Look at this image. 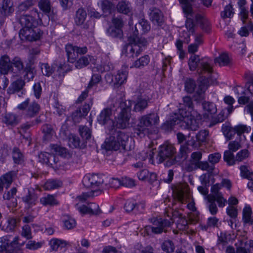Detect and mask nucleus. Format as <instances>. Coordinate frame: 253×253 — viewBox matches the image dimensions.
<instances>
[{
  "mask_svg": "<svg viewBox=\"0 0 253 253\" xmlns=\"http://www.w3.org/2000/svg\"><path fill=\"white\" fill-rule=\"evenodd\" d=\"M159 123V116L157 113H150L142 116L135 128V133L142 137L149 132V127L157 125Z\"/></svg>",
  "mask_w": 253,
  "mask_h": 253,
  "instance_id": "nucleus-1",
  "label": "nucleus"
},
{
  "mask_svg": "<svg viewBox=\"0 0 253 253\" xmlns=\"http://www.w3.org/2000/svg\"><path fill=\"white\" fill-rule=\"evenodd\" d=\"M128 139V136L125 132L117 131L106 139L103 146L106 150L117 151L121 147L125 149Z\"/></svg>",
  "mask_w": 253,
  "mask_h": 253,
  "instance_id": "nucleus-2",
  "label": "nucleus"
},
{
  "mask_svg": "<svg viewBox=\"0 0 253 253\" xmlns=\"http://www.w3.org/2000/svg\"><path fill=\"white\" fill-rule=\"evenodd\" d=\"M195 0H179L182 4V8L183 12L187 17L185 26L187 30V32L183 31L181 33V37L185 39L189 38L191 34L194 32V24L192 19L193 14V11L192 6V2Z\"/></svg>",
  "mask_w": 253,
  "mask_h": 253,
  "instance_id": "nucleus-3",
  "label": "nucleus"
},
{
  "mask_svg": "<svg viewBox=\"0 0 253 253\" xmlns=\"http://www.w3.org/2000/svg\"><path fill=\"white\" fill-rule=\"evenodd\" d=\"M131 105V102L130 100H124L120 102L121 111L116 118L117 126L118 127L125 128L129 125Z\"/></svg>",
  "mask_w": 253,
  "mask_h": 253,
  "instance_id": "nucleus-4",
  "label": "nucleus"
},
{
  "mask_svg": "<svg viewBox=\"0 0 253 253\" xmlns=\"http://www.w3.org/2000/svg\"><path fill=\"white\" fill-rule=\"evenodd\" d=\"M175 149L171 144H165L162 145L159 149L158 158L159 163L165 162L166 167H170L174 165L176 159L174 157Z\"/></svg>",
  "mask_w": 253,
  "mask_h": 253,
  "instance_id": "nucleus-5",
  "label": "nucleus"
},
{
  "mask_svg": "<svg viewBox=\"0 0 253 253\" xmlns=\"http://www.w3.org/2000/svg\"><path fill=\"white\" fill-rule=\"evenodd\" d=\"M188 65L191 71L197 70L199 74H203V71L208 73L212 72V67L210 63L205 62L201 59L199 56L193 54L191 56L188 61Z\"/></svg>",
  "mask_w": 253,
  "mask_h": 253,
  "instance_id": "nucleus-6",
  "label": "nucleus"
},
{
  "mask_svg": "<svg viewBox=\"0 0 253 253\" xmlns=\"http://www.w3.org/2000/svg\"><path fill=\"white\" fill-rule=\"evenodd\" d=\"M180 116L181 126L192 131H196L199 127V120L196 119L194 116L182 109L179 111Z\"/></svg>",
  "mask_w": 253,
  "mask_h": 253,
  "instance_id": "nucleus-7",
  "label": "nucleus"
},
{
  "mask_svg": "<svg viewBox=\"0 0 253 253\" xmlns=\"http://www.w3.org/2000/svg\"><path fill=\"white\" fill-rule=\"evenodd\" d=\"M10 237V236H5L0 238V252L6 251V253H10L20 249L22 244L19 243V237L15 236L11 241Z\"/></svg>",
  "mask_w": 253,
  "mask_h": 253,
  "instance_id": "nucleus-8",
  "label": "nucleus"
},
{
  "mask_svg": "<svg viewBox=\"0 0 253 253\" xmlns=\"http://www.w3.org/2000/svg\"><path fill=\"white\" fill-rule=\"evenodd\" d=\"M249 156V151L247 149H243L239 151L235 156L233 153H231L229 151L224 152L223 159L228 165L233 166L236 162H243Z\"/></svg>",
  "mask_w": 253,
  "mask_h": 253,
  "instance_id": "nucleus-9",
  "label": "nucleus"
},
{
  "mask_svg": "<svg viewBox=\"0 0 253 253\" xmlns=\"http://www.w3.org/2000/svg\"><path fill=\"white\" fill-rule=\"evenodd\" d=\"M42 33L36 27L23 28L19 31V37L22 41H35L39 40Z\"/></svg>",
  "mask_w": 253,
  "mask_h": 253,
  "instance_id": "nucleus-10",
  "label": "nucleus"
},
{
  "mask_svg": "<svg viewBox=\"0 0 253 253\" xmlns=\"http://www.w3.org/2000/svg\"><path fill=\"white\" fill-rule=\"evenodd\" d=\"M153 224L152 226H147V229H151L153 233L155 234H160L164 232H166V228L169 227L173 221H170L168 219H163L160 218H153L151 220Z\"/></svg>",
  "mask_w": 253,
  "mask_h": 253,
  "instance_id": "nucleus-11",
  "label": "nucleus"
},
{
  "mask_svg": "<svg viewBox=\"0 0 253 253\" xmlns=\"http://www.w3.org/2000/svg\"><path fill=\"white\" fill-rule=\"evenodd\" d=\"M20 110H26L25 115L27 117L32 118L37 115L40 110V105L36 102L29 103V99L19 104L17 106Z\"/></svg>",
  "mask_w": 253,
  "mask_h": 253,
  "instance_id": "nucleus-12",
  "label": "nucleus"
},
{
  "mask_svg": "<svg viewBox=\"0 0 253 253\" xmlns=\"http://www.w3.org/2000/svg\"><path fill=\"white\" fill-rule=\"evenodd\" d=\"M103 182V177L98 174H87L83 179V185L87 188L100 187Z\"/></svg>",
  "mask_w": 253,
  "mask_h": 253,
  "instance_id": "nucleus-13",
  "label": "nucleus"
},
{
  "mask_svg": "<svg viewBox=\"0 0 253 253\" xmlns=\"http://www.w3.org/2000/svg\"><path fill=\"white\" fill-rule=\"evenodd\" d=\"M174 198L181 203L185 202L189 198V191L188 185L182 184L177 186L173 191Z\"/></svg>",
  "mask_w": 253,
  "mask_h": 253,
  "instance_id": "nucleus-14",
  "label": "nucleus"
},
{
  "mask_svg": "<svg viewBox=\"0 0 253 253\" xmlns=\"http://www.w3.org/2000/svg\"><path fill=\"white\" fill-rule=\"evenodd\" d=\"M138 45L134 44L132 42L126 45L123 49V53L128 58H134L137 57L142 52Z\"/></svg>",
  "mask_w": 253,
  "mask_h": 253,
  "instance_id": "nucleus-15",
  "label": "nucleus"
},
{
  "mask_svg": "<svg viewBox=\"0 0 253 253\" xmlns=\"http://www.w3.org/2000/svg\"><path fill=\"white\" fill-rule=\"evenodd\" d=\"M79 204H76L78 207V210L82 214H89L91 215H97L101 212L98 205L94 203H90L87 206L82 205L78 206Z\"/></svg>",
  "mask_w": 253,
  "mask_h": 253,
  "instance_id": "nucleus-16",
  "label": "nucleus"
},
{
  "mask_svg": "<svg viewBox=\"0 0 253 253\" xmlns=\"http://www.w3.org/2000/svg\"><path fill=\"white\" fill-rule=\"evenodd\" d=\"M150 20L155 25L160 26L164 22V17L162 12L159 9L153 8L149 13Z\"/></svg>",
  "mask_w": 253,
  "mask_h": 253,
  "instance_id": "nucleus-17",
  "label": "nucleus"
},
{
  "mask_svg": "<svg viewBox=\"0 0 253 253\" xmlns=\"http://www.w3.org/2000/svg\"><path fill=\"white\" fill-rule=\"evenodd\" d=\"M19 222V219L13 217H9L6 220L1 222L0 226L1 230L5 232H12L14 231L17 226V223Z\"/></svg>",
  "mask_w": 253,
  "mask_h": 253,
  "instance_id": "nucleus-18",
  "label": "nucleus"
},
{
  "mask_svg": "<svg viewBox=\"0 0 253 253\" xmlns=\"http://www.w3.org/2000/svg\"><path fill=\"white\" fill-rule=\"evenodd\" d=\"M234 92L238 96V102L240 104H245L250 101V97L248 96L246 89L241 86H237L234 88Z\"/></svg>",
  "mask_w": 253,
  "mask_h": 253,
  "instance_id": "nucleus-19",
  "label": "nucleus"
},
{
  "mask_svg": "<svg viewBox=\"0 0 253 253\" xmlns=\"http://www.w3.org/2000/svg\"><path fill=\"white\" fill-rule=\"evenodd\" d=\"M193 215H190L189 217V222L181 214H179V217L176 220V227L180 230H185L188 226V223H195L197 222V217L193 218Z\"/></svg>",
  "mask_w": 253,
  "mask_h": 253,
  "instance_id": "nucleus-20",
  "label": "nucleus"
},
{
  "mask_svg": "<svg viewBox=\"0 0 253 253\" xmlns=\"http://www.w3.org/2000/svg\"><path fill=\"white\" fill-rule=\"evenodd\" d=\"M12 69L11 63L9 57L4 55L0 59V72L2 74H7Z\"/></svg>",
  "mask_w": 253,
  "mask_h": 253,
  "instance_id": "nucleus-21",
  "label": "nucleus"
},
{
  "mask_svg": "<svg viewBox=\"0 0 253 253\" xmlns=\"http://www.w3.org/2000/svg\"><path fill=\"white\" fill-rule=\"evenodd\" d=\"M14 177V173L12 172L6 173L0 177V192L3 188H7L12 183Z\"/></svg>",
  "mask_w": 253,
  "mask_h": 253,
  "instance_id": "nucleus-22",
  "label": "nucleus"
},
{
  "mask_svg": "<svg viewBox=\"0 0 253 253\" xmlns=\"http://www.w3.org/2000/svg\"><path fill=\"white\" fill-rule=\"evenodd\" d=\"M112 114L111 108L106 107L104 108L100 112L97 118L98 122L102 125H105L111 119Z\"/></svg>",
  "mask_w": 253,
  "mask_h": 253,
  "instance_id": "nucleus-23",
  "label": "nucleus"
},
{
  "mask_svg": "<svg viewBox=\"0 0 253 253\" xmlns=\"http://www.w3.org/2000/svg\"><path fill=\"white\" fill-rule=\"evenodd\" d=\"M54 66L58 67L59 69L62 68V64L57 62L54 63L52 66H50L48 63H42L41 67L43 75L47 77L51 76L54 72Z\"/></svg>",
  "mask_w": 253,
  "mask_h": 253,
  "instance_id": "nucleus-24",
  "label": "nucleus"
},
{
  "mask_svg": "<svg viewBox=\"0 0 253 253\" xmlns=\"http://www.w3.org/2000/svg\"><path fill=\"white\" fill-rule=\"evenodd\" d=\"M102 193V190L97 189L94 190H91L90 191L83 193L81 195H79L76 198V201L80 202H84L88 199L97 196Z\"/></svg>",
  "mask_w": 253,
  "mask_h": 253,
  "instance_id": "nucleus-25",
  "label": "nucleus"
},
{
  "mask_svg": "<svg viewBox=\"0 0 253 253\" xmlns=\"http://www.w3.org/2000/svg\"><path fill=\"white\" fill-rule=\"evenodd\" d=\"M14 11L13 3L10 0H3L0 5V12L2 15H8Z\"/></svg>",
  "mask_w": 253,
  "mask_h": 253,
  "instance_id": "nucleus-26",
  "label": "nucleus"
},
{
  "mask_svg": "<svg viewBox=\"0 0 253 253\" xmlns=\"http://www.w3.org/2000/svg\"><path fill=\"white\" fill-rule=\"evenodd\" d=\"M19 22L23 28H31L36 23L35 19L29 15H24L20 16L19 19Z\"/></svg>",
  "mask_w": 253,
  "mask_h": 253,
  "instance_id": "nucleus-27",
  "label": "nucleus"
},
{
  "mask_svg": "<svg viewBox=\"0 0 253 253\" xmlns=\"http://www.w3.org/2000/svg\"><path fill=\"white\" fill-rule=\"evenodd\" d=\"M90 63L95 64L94 59L89 55L83 56L80 58L76 63V67L81 69L89 65Z\"/></svg>",
  "mask_w": 253,
  "mask_h": 253,
  "instance_id": "nucleus-28",
  "label": "nucleus"
},
{
  "mask_svg": "<svg viewBox=\"0 0 253 253\" xmlns=\"http://www.w3.org/2000/svg\"><path fill=\"white\" fill-rule=\"evenodd\" d=\"M18 117L14 114H6L3 119L2 122L7 125L14 126L18 124L19 122Z\"/></svg>",
  "mask_w": 253,
  "mask_h": 253,
  "instance_id": "nucleus-29",
  "label": "nucleus"
},
{
  "mask_svg": "<svg viewBox=\"0 0 253 253\" xmlns=\"http://www.w3.org/2000/svg\"><path fill=\"white\" fill-rule=\"evenodd\" d=\"M138 177L140 180H148L152 182L157 180V175L154 173H150L147 169H143L138 174Z\"/></svg>",
  "mask_w": 253,
  "mask_h": 253,
  "instance_id": "nucleus-30",
  "label": "nucleus"
},
{
  "mask_svg": "<svg viewBox=\"0 0 253 253\" xmlns=\"http://www.w3.org/2000/svg\"><path fill=\"white\" fill-rule=\"evenodd\" d=\"M66 51L68 61L73 64L77 58L76 47L71 44L67 45L66 46Z\"/></svg>",
  "mask_w": 253,
  "mask_h": 253,
  "instance_id": "nucleus-31",
  "label": "nucleus"
},
{
  "mask_svg": "<svg viewBox=\"0 0 253 253\" xmlns=\"http://www.w3.org/2000/svg\"><path fill=\"white\" fill-rule=\"evenodd\" d=\"M86 12L83 8H79L77 11L75 17V22L77 25H82L86 18Z\"/></svg>",
  "mask_w": 253,
  "mask_h": 253,
  "instance_id": "nucleus-32",
  "label": "nucleus"
},
{
  "mask_svg": "<svg viewBox=\"0 0 253 253\" xmlns=\"http://www.w3.org/2000/svg\"><path fill=\"white\" fill-rule=\"evenodd\" d=\"M205 199L207 201V205L210 213L212 215L216 214L218 211V208L213 197L206 196Z\"/></svg>",
  "mask_w": 253,
  "mask_h": 253,
  "instance_id": "nucleus-33",
  "label": "nucleus"
},
{
  "mask_svg": "<svg viewBox=\"0 0 253 253\" xmlns=\"http://www.w3.org/2000/svg\"><path fill=\"white\" fill-rule=\"evenodd\" d=\"M127 73L126 71H119L115 76L114 84L116 87L121 85L126 80Z\"/></svg>",
  "mask_w": 253,
  "mask_h": 253,
  "instance_id": "nucleus-34",
  "label": "nucleus"
},
{
  "mask_svg": "<svg viewBox=\"0 0 253 253\" xmlns=\"http://www.w3.org/2000/svg\"><path fill=\"white\" fill-rule=\"evenodd\" d=\"M252 214L251 208L249 206H246L243 210V220L244 223L253 224V219L251 217Z\"/></svg>",
  "mask_w": 253,
  "mask_h": 253,
  "instance_id": "nucleus-35",
  "label": "nucleus"
},
{
  "mask_svg": "<svg viewBox=\"0 0 253 253\" xmlns=\"http://www.w3.org/2000/svg\"><path fill=\"white\" fill-rule=\"evenodd\" d=\"M207 85L201 83L199 84L194 95L196 100L200 101L204 99L205 92L207 89Z\"/></svg>",
  "mask_w": 253,
  "mask_h": 253,
  "instance_id": "nucleus-36",
  "label": "nucleus"
},
{
  "mask_svg": "<svg viewBox=\"0 0 253 253\" xmlns=\"http://www.w3.org/2000/svg\"><path fill=\"white\" fill-rule=\"evenodd\" d=\"M196 20L198 22H200L201 24V28L205 31L209 32L211 30V24L209 20L198 14L195 16Z\"/></svg>",
  "mask_w": 253,
  "mask_h": 253,
  "instance_id": "nucleus-37",
  "label": "nucleus"
},
{
  "mask_svg": "<svg viewBox=\"0 0 253 253\" xmlns=\"http://www.w3.org/2000/svg\"><path fill=\"white\" fill-rule=\"evenodd\" d=\"M148 99L139 97L134 105L133 110L135 112H141L148 106Z\"/></svg>",
  "mask_w": 253,
  "mask_h": 253,
  "instance_id": "nucleus-38",
  "label": "nucleus"
},
{
  "mask_svg": "<svg viewBox=\"0 0 253 253\" xmlns=\"http://www.w3.org/2000/svg\"><path fill=\"white\" fill-rule=\"evenodd\" d=\"M215 63H217L220 66L229 65L231 60L229 56L226 53H222L215 59Z\"/></svg>",
  "mask_w": 253,
  "mask_h": 253,
  "instance_id": "nucleus-39",
  "label": "nucleus"
},
{
  "mask_svg": "<svg viewBox=\"0 0 253 253\" xmlns=\"http://www.w3.org/2000/svg\"><path fill=\"white\" fill-rule=\"evenodd\" d=\"M117 9L119 12L125 14H128L131 11L129 3L124 0L121 1L118 3Z\"/></svg>",
  "mask_w": 253,
  "mask_h": 253,
  "instance_id": "nucleus-40",
  "label": "nucleus"
},
{
  "mask_svg": "<svg viewBox=\"0 0 253 253\" xmlns=\"http://www.w3.org/2000/svg\"><path fill=\"white\" fill-rule=\"evenodd\" d=\"M40 202L44 206H54L58 204L57 200L51 195H48L41 198L40 199Z\"/></svg>",
  "mask_w": 253,
  "mask_h": 253,
  "instance_id": "nucleus-41",
  "label": "nucleus"
},
{
  "mask_svg": "<svg viewBox=\"0 0 253 253\" xmlns=\"http://www.w3.org/2000/svg\"><path fill=\"white\" fill-rule=\"evenodd\" d=\"M150 61V59L148 55H145L136 60L130 67L131 68H140L147 65Z\"/></svg>",
  "mask_w": 253,
  "mask_h": 253,
  "instance_id": "nucleus-42",
  "label": "nucleus"
},
{
  "mask_svg": "<svg viewBox=\"0 0 253 253\" xmlns=\"http://www.w3.org/2000/svg\"><path fill=\"white\" fill-rule=\"evenodd\" d=\"M62 182L56 180H49L44 184L43 187L45 190H52L61 187Z\"/></svg>",
  "mask_w": 253,
  "mask_h": 253,
  "instance_id": "nucleus-43",
  "label": "nucleus"
},
{
  "mask_svg": "<svg viewBox=\"0 0 253 253\" xmlns=\"http://www.w3.org/2000/svg\"><path fill=\"white\" fill-rule=\"evenodd\" d=\"M197 166L203 170H206L209 173H212L215 167L213 165L210 164L206 161H201L197 163Z\"/></svg>",
  "mask_w": 253,
  "mask_h": 253,
  "instance_id": "nucleus-44",
  "label": "nucleus"
},
{
  "mask_svg": "<svg viewBox=\"0 0 253 253\" xmlns=\"http://www.w3.org/2000/svg\"><path fill=\"white\" fill-rule=\"evenodd\" d=\"M181 124L180 116L177 118H173L172 119L166 121L163 125V128L165 130H169L176 124Z\"/></svg>",
  "mask_w": 253,
  "mask_h": 253,
  "instance_id": "nucleus-45",
  "label": "nucleus"
},
{
  "mask_svg": "<svg viewBox=\"0 0 253 253\" xmlns=\"http://www.w3.org/2000/svg\"><path fill=\"white\" fill-rule=\"evenodd\" d=\"M203 107L205 112L211 115L215 114L217 112L216 105L211 102H205L203 103Z\"/></svg>",
  "mask_w": 253,
  "mask_h": 253,
  "instance_id": "nucleus-46",
  "label": "nucleus"
},
{
  "mask_svg": "<svg viewBox=\"0 0 253 253\" xmlns=\"http://www.w3.org/2000/svg\"><path fill=\"white\" fill-rule=\"evenodd\" d=\"M69 146L72 148L80 147V140L78 137L74 134H70L68 137Z\"/></svg>",
  "mask_w": 253,
  "mask_h": 253,
  "instance_id": "nucleus-47",
  "label": "nucleus"
},
{
  "mask_svg": "<svg viewBox=\"0 0 253 253\" xmlns=\"http://www.w3.org/2000/svg\"><path fill=\"white\" fill-rule=\"evenodd\" d=\"M79 131L80 135L83 139L87 140L91 137V131L88 127L81 126L79 127Z\"/></svg>",
  "mask_w": 253,
  "mask_h": 253,
  "instance_id": "nucleus-48",
  "label": "nucleus"
},
{
  "mask_svg": "<svg viewBox=\"0 0 253 253\" xmlns=\"http://www.w3.org/2000/svg\"><path fill=\"white\" fill-rule=\"evenodd\" d=\"M241 175L245 178L253 180V172H250L246 166H241L240 167Z\"/></svg>",
  "mask_w": 253,
  "mask_h": 253,
  "instance_id": "nucleus-49",
  "label": "nucleus"
},
{
  "mask_svg": "<svg viewBox=\"0 0 253 253\" xmlns=\"http://www.w3.org/2000/svg\"><path fill=\"white\" fill-rule=\"evenodd\" d=\"M249 31H253V23L250 22L247 26L241 28L238 32V34L242 37H247L249 34Z\"/></svg>",
  "mask_w": 253,
  "mask_h": 253,
  "instance_id": "nucleus-50",
  "label": "nucleus"
},
{
  "mask_svg": "<svg viewBox=\"0 0 253 253\" xmlns=\"http://www.w3.org/2000/svg\"><path fill=\"white\" fill-rule=\"evenodd\" d=\"M108 34L111 37L114 38L121 37L123 34V31L121 28L115 27H110L107 30Z\"/></svg>",
  "mask_w": 253,
  "mask_h": 253,
  "instance_id": "nucleus-51",
  "label": "nucleus"
},
{
  "mask_svg": "<svg viewBox=\"0 0 253 253\" xmlns=\"http://www.w3.org/2000/svg\"><path fill=\"white\" fill-rule=\"evenodd\" d=\"M43 242H36L34 240H30L26 245V248L30 250H36L41 248Z\"/></svg>",
  "mask_w": 253,
  "mask_h": 253,
  "instance_id": "nucleus-52",
  "label": "nucleus"
},
{
  "mask_svg": "<svg viewBox=\"0 0 253 253\" xmlns=\"http://www.w3.org/2000/svg\"><path fill=\"white\" fill-rule=\"evenodd\" d=\"M75 220L68 215L64 216V227L68 229H71L76 226Z\"/></svg>",
  "mask_w": 253,
  "mask_h": 253,
  "instance_id": "nucleus-53",
  "label": "nucleus"
},
{
  "mask_svg": "<svg viewBox=\"0 0 253 253\" xmlns=\"http://www.w3.org/2000/svg\"><path fill=\"white\" fill-rule=\"evenodd\" d=\"M228 150L225 152L229 151L231 153H233L240 149L242 147V145L239 141H231L228 145Z\"/></svg>",
  "mask_w": 253,
  "mask_h": 253,
  "instance_id": "nucleus-54",
  "label": "nucleus"
},
{
  "mask_svg": "<svg viewBox=\"0 0 253 253\" xmlns=\"http://www.w3.org/2000/svg\"><path fill=\"white\" fill-rule=\"evenodd\" d=\"M222 187V185L219 183L215 184L212 185L211 187V194L207 195L206 196H211L216 197L220 195H223L221 192H220V190Z\"/></svg>",
  "mask_w": 253,
  "mask_h": 253,
  "instance_id": "nucleus-55",
  "label": "nucleus"
},
{
  "mask_svg": "<svg viewBox=\"0 0 253 253\" xmlns=\"http://www.w3.org/2000/svg\"><path fill=\"white\" fill-rule=\"evenodd\" d=\"M180 105V108L179 109V110L180 109H182L184 110V109L183 108V106L188 107L189 109H193V103L192 100L190 96H184L183 97L182 99V103H179Z\"/></svg>",
  "mask_w": 253,
  "mask_h": 253,
  "instance_id": "nucleus-56",
  "label": "nucleus"
},
{
  "mask_svg": "<svg viewBox=\"0 0 253 253\" xmlns=\"http://www.w3.org/2000/svg\"><path fill=\"white\" fill-rule=\"evenodd\" d=\"M162 250L167 253H171L174 251V245L170 240L165 241L162 245Z\"/></svg>",
  "mask_w": 253,
  "mask_h": 253,
  "instance_id": "nucleus-57",
  "label": "nucleus"
},
{
  "mask_svg": "<svg viewBox=\"0 0 253 253\" xmlns=\"http://www.w3.org/2000/svg\"><path fill=\"white\" fill-rule=\"evenodd\" d=\"M39 6L45 13H49L50 11V3L48 0H41L39 2Z\"/></svg>",
  "mask_w": 253,
  "mask_h": 253,
  "instance_id": "nucleus-58",
  "label": "nucleus"
},
{
  "mask_svg": "<svg viewBox=\"0 0 253 253\" xmlns=\"http://www.w3.org/2000/svg\"><path fill=\"white\" fill-rule=\"evenodd\" d=\"M21 235L27 239L30 240L32 239L33 236L32 235V231L31 227L28 225L23 226L22 228V231L21 232Z\"/></svg>",
  "mask_w": 253,
  "mask_h": 253,
  "instance_id": "nucleus-59",
  "label": "nucleus"
},
{
  "mask_svg": "<svg viewBox=\"0 0 253 253\" xmlns=\"http://www.w3.org/2000/svg\"><path fill=\"white\" fill-rule=\"evenodd\" d=\"M222 130L224 135L228 140L231 139L233 135L235 133L234 128H232L227 126H223Z\"/></svg>",
  "mask_w": 253,
  "mask_h": 253,
  "instance_id": "nucleus-60",
  "label": "nucleus"
},
{
  "mask_svg": "<svg viewBox=\"0 0 253 253\" xmlns=\"http://www.w3.org/2000/svg\"><path fill=\"white\" fill-rule=\"evenodd\" d=\"M132 43L134 44L138 45L141 49H142V47H145L148 43L147 40L145 38H140L137 36L133 38Z\"/></svg>",
  "mask_w": 253,
  "mask_h": 253,
  "instance_id": "nucleus-61",
  "label": "nucleus"
},
{
  "mask_svg": "<svg viewBox=\"0 0 253 253\" xmlns=\"http://www.w3.org/2000/svg\"><path fill=\"white\" fill-rule=\"evenodd\" d=\"M12 157L16 164H20L23 161L22 154L21 153L19 150L16 148L13 149Z\"/></svg>",
  "mask_w": 253,
  "mask_h": 253,
  "instance_id": "nucleus-62",
  "label": "nucleus"
},
{
  "mask_svg": "<svg viewBox=\"0 0 253 253\" xmlns=\"http://www.w3.org/2000/svg\"><path fill=\"white\" fill-rule=\"evenodd\" d=\"M232 7L231 5H226L224 10L221 13V16L223 18H230L233 15Z\"/></svg>",
  "mask_w": 253,
  "mask_h": 253,
  "instance_id": "nucleus-63",
  "label": "nucleus"
},
{
  "mask_svg": "<svg viewBox=\"0 0 253 253\" xmlns=\"http://www.w3.org/2000/svg\"><path fill=\"white\" fill-rule=\"evenodd\" d=\"M25 85V82L22 80H18L14 82L11 84V87L13 91H18L20 90Z\"/></svg>",
  "mask_w": 253,
  "mask_h": 253,
  "instance_id": "nucleus-64",
  "label": "nucleus"
}]
</instances>
